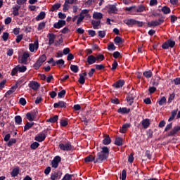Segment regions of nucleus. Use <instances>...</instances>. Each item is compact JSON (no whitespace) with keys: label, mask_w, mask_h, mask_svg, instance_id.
Here are the masks:
<instances>
[{"label":"nucleus","mask_w":180,"mask_h":180,"mask_svg":"<svg viewBox=\"0 0 180 180\" xmlns=\"http://www.w3.org/2000/svg\"><path fill=\"white\" fill-rule=\"evenodd\" d=\"M109 157V148L107 146H103L102 150L97 153V157H94L89 155L84 158V162L89 163L94 162V163H103L104 161H107Z\"/></svg>","instance_id":"1"},{"label":"nucleus","mask_w":180,"mask_h":180,"mask_svg":"<svg viewBox=\"0 0 180 180\" xmlns=\"http://www.w3.org/2000/svg\"><path fill=\"white\" fill-rule=\"evenodd\" d=\"M46 61V56L45 54L39 57L37 60H36V63L34 64V69L37 70L40 69V67H41L42 64Z\"/></svg>","instance_id":"2"},{"label":"nucleus","mask_w":180,"mask_h":180,"mask_svg":"<svg viewBox=\"0 0 180 180\" xmlns=\"http://www.w3.org/2000/svg\"><path fill=\"white\" fill-rule=\"evenodd\" d=\"M175 41L172 40V39H169L166 40L162 45H161V48L164 50H167L169 49H173L175 47Z\"/></svg>","instance_id":"3"},{"label":"nucleus","mask_w":180,"mask_h":180,"mask_svg":"<svg viewBox=\"0 0 180 180\" xmlns=\"http://www.w3.org/2000/svg\"><path fill=\"white\" fill-rule=\"evenodd\" d=\"M59 148L60 150H61V151L69 152L72 150V143L68 141L66 142V143H63L60 142Z\"/></svg>","instance_id":"4"},{"label":"nucleus","mask_w":180,"mask_h":180,"mask_svg":"<svg viewBox=\"0 0 180 180\" xmlns=\"http://www.w3.org/2000/svg\"><path fill=\"white\" fill-rule=\"evenodd\" d=\"M60 162H61V158L59 155L53 157V160L51 161V167L53 169H57L59 167Z\"/></svg>","instance_id":"5"},{"label":"nucleus","mask_w":180,"mask_h":180,"mask_svg":"<svg viewBox=\"0 0 180 180\" xmlns=\"http://www.w3.org/2000/svg\"><path fill=\"white\" fill-rule=\"evenodd\" d=\"M36 115H37V110H33L32 111L26 114V118L28 120V121L32 122L34 120V117H36Z\"/></svg>","instance_id":"6"},{"label":"nucleus","mask_w":180,"mask_h":180,"mask_svg":"<svg viewBox=\"0 0 180 180\" xmlns=\"http://www.w3.org/2000/svg\"><path fill=\"white\" fill-rule=\"evenodd\" d=\"M179 131H180V126H175L174 128H172V131L167 133V136H174L175 135L178 134Z\"/></svg>","instance_id":"7"},{"label":"nucleus","mask_w":180,"mask_h":180,"mask_svg":"<svg viewBox=\"0 0 180 180\" xmlns=\"http://www.w3.org/2000/svg\"><path fill=\"white\" fill-rule=\"evenodd\" d=\"M45 139H46V135L44 133H39L36 136H34V141L37 142H42L45 141Z\"/></svg>","instance_id":"8"},{"label":"nucleus","mask_w":180,"mask_h":180,"mask_svg":"<svg viewBox=\"0 0 180 180\" xmlns=\"http://www.w3.org/2000/svg\"><path fill=\"white\" fill-rule=\"evenodd\" d=\"M67 103L63 101H60L58 103H53V108L55 109H59V108H66Z\"/></svg>","instance_id":"9"},{"label":"nucleus","mask_w":180,"mask_h":180,"mask_svg":"<svg viewBox=\"0 0 180 180\" xmlns=\"http://www.w3.org/2000/svg\"><path fill=\"white\" fill-rule=\"evenodd\" d=\"M56 38V35H55L53 33H49L47 34V39H49V46H52L53 44H54V41L55 39Z\"/></svg>","instance_id":"10"},{"label":"nucleus","mask_w":180,"mask_h":180,"mask_svg":"<svg viewBox=\"0 0 180 180\" xmlns=\"http://www.w3.org/2000/svg\"><path fill=\"white\" fill-rule=\"evenodd\" d=\"M28 87L31 88V89L34 91H37L39 87H40V84L37 82L32 81L28 84Z\"/></svg>","instance_id":"11"},{"label":"nucleus","mask_w":180,"mask_h":180,"mask_svg":"<svg viewBox=\"0 0 180 180\" xmlns=\"http://www.w3.org/2000/svg\"><path fill=\"white\" fill-rule=\"evenodd\" d=\"M112 140L110 139V137H109V135L105 134L103 136V145L104 146H108L110 144Z\"/></svg>","instance_id":"12"},{"label":"nucleus","mask_w":180,"mask_h":180,"mask_svg":"<svg viewBox=\"0 0 180 180\" xmlns=\"http://www.w3.org/2000/svg\"><path fill=\"white\" fill-rule=\"evenodd\" d=\"M97 61H99V60H97L96 58H94V56L90 55L86 58V63H88V65H91L94 63H96Z\"/></svg>","instance_id":"13"},{"label":"nucleus","mask_w":180,"mask_h":180,"mask_svg":"<svg viewBox=\"0 0 180 180\" xmlns=\"http://www.w3.org/2000/svg\"><path fill=\"white\" fill-rule=\"evenodd\" d=\"M129 112H131V109L127 108H120L117 110V112L120 115H127L129 114Z\"/></svg>","instance_id":"14"},{"label":"nucleus","mask_w":180,"mask_h":180,"mask_svg":"<svg viewBox=\"0 0 180 180\" xmlns=\"http://www.w3.org/2000/svg\"><path fill=\"white\" fill-rule=\"evenodd\" d=\"M125 11H127V12H129L131 15H136L138 12H137V6H131V7H127L125 8Z\"/></svg>","instance_id":"15"},{"label":"nucleus","mask_w":180,"mask_h":180,"mask_svg":"<svg viewBox=\"0 0 180 180\" xmlns=\"http://www.w3.org/2000/svg\"><path fill=\"white\" fill-rule=\"evenodd\" d=\"M63 173L61 172H56L53 174H51V180H59L61 178Z\"/></svg>","instance_id":"16"},{"label":"nucleus","mask_w":180,"mask_h":180,"mask_svg":"<svg viewBox=\"0 0 180 180\" xmlns=\"http://www.w3.org/2000/svg\"><path fill=\"white\" fill-rule=\"evenodd\" d=\"M28 46L30 51L34 52V50H37V49H39V42L36 41L34 44H30Z\"/></svg>","instance_id":"17"},{"label":"nucleus","mask_w":180,"mask_h":180,"mask_svg":"<svg viewBox=\"0 0 180 180\" xmlns=\"http://www.w3.org/2000/svg\"><path fill=\"white\" fill-rule=\"evenodd\" d=\"M29 57H30L29 53H27V52L23 53L21 58V63L23 65H27V58H29Z\"/></svg>","instance_id":"18"},{"label":"nucleus","mask_w":180,"mask_h":180,"mask_svg":"<svg viewBox=\"0 0 180 180\" xmlns=\"http://www.w3.org/2000/svg\"><path fill=\"white\" fill-rule=\"evenodd\" d=\"M124 85V80L120 79L115 82V84L112 85V86L115 87V89H119L122 87Z\"/></svg>","instance_id":"19"},{"label":"nucleus","mask_w":180,"mask_h":180,"mask_svg":"<svg viewBox=\"0 0 180 180\" xmlns=\"http://www.w3.org/2000/svg\"><path fill=\"white\" fill-rule=\"evenodd\" d=\"M141 124L143 129H146L150 127V119H143L141 121Z\"/></svg>","instance_id":"20"},{"label":"nucleus","mask_w":180,"mask_h":180,"mask_svg":"<svg viewBox=\"0 0 180 180\" xmlns=\"http://www.w3.org/2000/svg\"><path fill=\"white\" fill-rule=\"evenodd\" d=\"M13 69L17 70L18 72L23 73L26 72V70H27V68H26V66H24V65L20 66V65H18L17 66L13 68Z\"/></svg>","instance_id":"21"},{"label":"nucleus","mask_w":180,"mask_h":180,"mask_svg":"<svg viewBox=\"0 0 180 180\" xmlns=\"http://www.w3.org/2000/svg\"><path fill=\"white\" fill-rule=\"evenodd\" d=\"M58 120H59V116L55 115L52 117H50V118L47 119L46 122L54 124V123H56V122H58Z\"/></svg>","instance_id":"22"},{"label":"nucleus","mask_w":180,"mask_h":180,"mask_svg":"<svg viewBox=\"0 0 180 180\" xmlns=\"http://www.w3.org/2000/svg\"><path fill=\"white\" fill-rule=\"evenodd\" d=\"M84 17L79 13V15H75L73 18H72V22H76L77 23H81V22H82V20H84Z\"/></svg>","instance_id":"23"},{"label":"nucleus","mask_w":180,"mask_h":180,"mask_svg":"<svg viewBox=\"0 0 180 180\" xmlns=\"http://www.w3.org/2000/svg\"><path fill=\"white\" fill-rule=\"evenodd\" d=\"M131 127L130 124H124L123 125H122L121 129H120V132H121L122 134H124L126 133V131H127V129Z\"/></svg>","instance_id":"24"},{"label":"nucleus","mask_w":180,"mask_h":180,"mask_svg":"<svg viewBox=\"0 0 180 180\" xmlns=\"http://www.w3.org/2000/svg\"><path fill=\"white\" fill-rule=\"evenodd\" d=\"M142 75L146 79H150L153 77V72L151 70H146L142 73Z\"/></svg>","instance_id":"25"},{"label":"nucleus","mask_w":180,"mask_h":180,"mask_svg":"<svg viewBox=\"0 0 180 180\" xmlns=\"http://www.w3.org/2000/svg\"><path fill=\"white\" fill-rule=\"evenodd\" d=\"M80 15L85 19V18H91L89 15V10L84 9L80 12Z\"/></svg>","instance_id":"26"},{"label":"nucleus","mask_w":180,"mask_h":180,"mask_svg":"<svg viewBox=\"0 0 180 180\" xmlns=\"http://www.w3.org/2000/svg\"><path fill=\"white\" fill-rule=\"evenodd\" d=\"M34 124V122H27L26 124L23 127V131H27L30 129L32 128Z\"/></svg>","instance_id":"27"},{"label":"nucleus","mask_w":180,"mask_h":180,"mask_svg":"<svg viewBox=\"0 0 180 180\" xmlns=\"http://www.w3.org/2000/svg\"><path fill=\"white\" fill-rule=\"evenodd\" d=\"M122 141H123V139L121 137L115 138V145L118 146V147H121L122 145H123V143H122Z\"/></svg>","instance_id":"28"},{"label":"nucleus","mask_w":180,"mask_h":180,"mask_svg":"<svg viewBox=\"0 0 180 180\" xmlns=\"http://www.w3.org/2000/svg\"><path fill=\"white\" fill-rule=\"evenodd\" d=\"M116 12H117V8H116V6L112 5L109 6L108 13H116Z\"/></svg>","instance_id":"29"},{"label":"nucleus","mask_w":180,"mask_h":180,"mask_svg":"<svg viewBox=\"0 0 180 180\" xmlns=\"http://www.w3.org/2000/svg\"><path fill=\"white\" fill-rule=\"evenodd\" d=\"M19 9H20V6H19L13 7V15H14V16H18L19 15Z\"/></svg>","instance_id":"30"},{"label":"nucleus","mask_w":180,"mask_h":180,"mask_svg":"<svg viewBox=\"0 0 180 180\" xmlns=\"http://www.w3.org/2000/svg\"><path fill=\"white\" fill-rule=\"evenodd\" d=\"M177 112H178V110H174L172 111V115L170 116V117H169L168 122H172L174 120V119H175Z\"/></svg>","instance_id":"31"},{"label":"nucleus","mask_w":180,"mask_h":180,"mask_svg":"<svg viewBox=\"0 0 180 180\" xmlns=\"http://www.w3.org/2000/svg\"><path fill=\"white\" fill-rule=\"evenodd\" d=\"M113 41L115 44H122L123 43V39L121 38V37L117 36L115 37V39H113Z\"/></svg>","instance_id":"32"},{"label":"nucleus","mask_w":180,"mask_h":180,"mask_svg":"<svg viewBox=\"0 0 180 180\" xmlns=\"http://www.w3.org/2000/svg\"><path fill=\"white\" fill-rule=\"evenodd\" d=\"M19 169L18 168H15L12 169V172H11V176L12 177H16L18 174H19Z\"/></svg>","instance_id":"33"},{"label":"nucleus","mask_w":180,"mask_h":180,"mask_svg":"<svg viewBox=\"0 0 180 180\" xmlns=\"http://www.w3.org/2000/svg\"><path fill=\"white\" fill-rule=\"evenodd\" d=\"M109 51H116V46L113 44V42H109L108 46L107 48Z\"/></svg>","instance_id":"34"},{"label":"nucleus","mask_w":180,"mask_h":180,"mask_svg":"<svg viewBox=\"0 0 180 180\" xmlns=\"http://www.w3.org/2000/svg\"><path fill=\"white\" fill-rule=\"evenodd\" d=\"M46 18V13L41 12L37 17L36 20H43V18Z\"/></svg>","instance_id":"35"},{"label":"nucleus","mask_w":180,"mask_h":180,"mask_svg":"<svg viewBox=\"0 0 180 180\" xmlns=\"http://www.w3.org/2000/svg\"><path fill=\"white\" fill-rule=\"evenodd\" d=\"M94 19H102L103 18V15L101 13L96 12L93 14Z\"/></svg>","instance_id":"36"},{"label":"nucleus","mask_w":180,"mask_h":180,"mask_svg":"<svg viewBox=\"0 0 180 180\" xmlns=\"http://www.w3.org/2000/svg\"><path fill=\"white\" fill-rule=\"evenodd\" d=\"M70 70L74 73H77L79 71V67L77 65H70Z\"/></svg>","instance_id":"37"},{"label":"nucleus","mask_w":180,"mask_h":180,"mask_svg":"<svg viewBox=\"0 0 180 180\" xmlns=\"http://www.w3.org/2000/svg\"><path fill=\"white\" fill-rule=\"evenodd\" d=\"M126 25H127L128 27H141L143 24H142V23H137V24H136V23H127Z\"/></svg>","instance_id":"38"},{"label":"nucleus","mask_w":180,"mask_h":180,"mask_svg":"<svg viewBox=\"0 0 180 180\" xmlns=\"http://www.w3.org/2000/svg\"><path fill=\"white\" fill-rule=\"evenodd\" d=\"M15 122L18 125H21L22 124V117L20 115H17L15 117Z\"/></svg>","instance_id":"39"},{"label":"nucleus","mask_w":180,"mask_h":180,"mask_svg":"<svg viewBox=\"0 0 180 180\" xmlns=\"http://www.w3.org/2000/svg\"><path fill=\"white\" fill-rule=\"evenodd\" d=\"M145 157H146L148 160H151L153 158V153L148 150H146L145 152Z\"/></svg>","instance_id":"40"},{"label":"nucleus","mask_w":180,"mask_h":180,"mask_svg":"<svg viewBox=\"0 0 180 180\" xmlns=\"http://www.w3.org/2000/svg\"><path fill=\"white\" fill-rule=\"evenodd\" d=\"M61 6V4H56L53 6H52L51 11V12H54V11H57L58 9H60V7Z\"/></svg>","instance_id":"41"},{"label":"nucleus","mask_w":180,"mask_h":180,"mask_svg":"<svg viewBox=\"0 0 180 180\" xmlns=\"http://www.w3.org/2000/svg\"><path fill=\"white\" fill-rule=\"evenodd\" d=\"M126 99L127 100L128 105H129V106L132 105L134 103V97L127 96Z\"/></svg>","instance_id":"42"},{"label":"nucleus","mask_w":180,"mask_h":180,"mask_svg":"<svg viewBox=\"0 0 180 180\" xmlns=\"http://www.w3.org/2000/svg\"><path fill=\"white\" fill-rule=\"evenodd\" d=\"M73 174H65L64 177L61 179V180H72Z\"/></svg>","instance_id":"43"},{"label":"nucleus","mask_w":180,"mask_h":180,"mask_svg":"<svg viewBox=\"0 0 180 180\" xmlns=\"http://www.w3.org/2000/svg\"><path fill=\"white\" fill-rule=\"evenodd\" d=\"M162 12H163V13H165V15H168V13L171 12V9L169 7L164 6L162 8Z\"/></svg>","instance_id":"44"},{"label":"nucleus","mask_w":180,"mask_h":180,"mask_svg":"<svg viewBox=\"0 0 180 180\" xmlns=\"http://www.w3.org/2000/svg\"><path fill=\"white\" fill-rule=\"evenodd\" d=\"M39 146L40 144L38 142H34L31 143L30 148L32 150H36Z\"/></svg>","instance_id":"45"},{"label":"nucleus","mask_w":180,"mask_h":180,"mask_svg":"<svg viewBox=\"0 0 180 180\" xmlns=\"http://www.w3.org/2000/svg\"><path fill=\"white\" fill-rule=\"evenodd\" d=\"M95 67H96V69L94 70H97L98 71H102L105 68L103 64L96 65Z\"/></svg>","instance_id":"46"},{"label":"nucleus","mask_w":180,"mask_h":180,"mask_svg":"<svg viewBox=\"0 0 180 180\" xmlns=\"http://www.w3.org/2000/svg\"><path fill=\"white\" fill-rule=\"evenodd\" d=\"M65 94H66L65 90H61V91H60L58 94H57L58 98H64L65 96Z\"/></svg>","instance_id":"47"},{"label":"nucleus","mask_w":180,"mask_h":180,"mask_svg":"<svg viewBox=\"0 0 180 180\" xmlns=\"http://www.w3.org/2000/svg\"><path fill=\"white\" fill-rule=\"evenodd\" d=\"M158 103H159L160 106H162L164 104H165L166 103L165 96H162V98H161V99H160V101H158Z\"/></svg>","instance_id":"48"},{"label":"nucleus","mask_w":180,"mask_h":180,"mask_svg":"<svg viewBox=\"0 0 180 180\" xmlns=\"http://www.w3.org/2000/svg\"><path fill=\"white\" fill-rule=\"evenodd\" d=\"M68 123L66 120H60V126L61 127H66V126H68Z\"/></svg>","instance_id":"49"},{"label":"nucleus","mask_w":180,"mask_h":180,"mask_svg":"<svg viewBox=\"0 0 180 180\" xmlns=\"http://www.w3.org/2000/svg\"><path fill=\"white\" fill-rule=\"evenodd\" d=\"M77 82H79V84L84 85L85 83V78L84 76H82V75H80V77H79V79L77 80Z\"/></svg>","instance_id":"50"},{"label":"nucleus","mask_w":180,"mask_h":180,"mask_svg":"<svg viewBox=\"0 0 180 180\" xmlns=\"http://www.w3.org/2000/svg\"><path fill=\"white\" fill-rule=\"evenodd\" d=\"M146 11V6L143 5H140L138 7H136V12H144Z\"/></svg>","instance_id":"51"},{"label":"nucleus","mask_w":180,"mask_h":180,"mask_svg":"<svg viewBox=\"0 0 180 180\" xmlns=\"http://www.w3.org/2000/svg\"><path fill=\"white\" fill-rule=\"evenodd\" d=\"M9 36H10V34H8V32H3V35H2L3 41H7V40H8Z\"/></svg>","instance_id":"52"},{"label":"nucleus","mask_w":180,"mask_h":180,"mask_svg":"<svg viewBox=\"0 0 180 180\" xmlns=\"http://www.w3.org/2000/svg\"><path fill=\"white\" fill-rule=\"evenodd\" d=\"M8 143H7L8 147L12 146L13 144L16 143V139H11L9 141H8Z\"/></svg>","instance_id":"53"},{"label":"nucleus","mask_w":180,"mask_h":180,"mask_svg":"<svg viewBox=\"0 0 180 180\" xmlns=\"http://www.w3.org/2000/svg\"><path fill=\"white\" fill-rule=\"evenodd\" d=\"M180 18H178L175 15H171V22L174 23L175 22H179Z\"/></svg>","instance_id":"54"},{"label":"nucleus","mask_w":180,"mask_h":180,"mask_svg":"<svg viewBox=\"0 0 180 180\" xmlns=\"http://www.w3.org/2000/svg\"><path fill=\"white\" fill-rule=\"evenodd\" d=\"M127 176V172L126 170L123 169L122 171V174H121V179L122 180H126V177Z\"/></svg>","instance_id":"55"},{"label":"nucleus","mask_w":180,"mask_h":180,"mask_svg":"<svg viewBox=\"0 0 180 180\" xmlns=\"http://www.w3.org/2000/svg\"><path fill=\"white\" fill-rule=\"evenodd\" d=\"M124 22V23H140V22H136L134 19H127Z\"/></svg>","instance_id":"56"},{"label":"nucleus","mask_w":180,"mask_h":180,"mask_svg":"<svg viewBox=\"0 0 180 180\" xmlns=\"http://www.w3.org/2000/svg\"><path fill=\"white\" fill-rule=\"evenodd\" d=\"M98 37L102 39L105 37V31H98Z\"/></svg>","instance_id":"57"},{"label":"nucleus","mask_w":180,"mask_h":180,"mask_svg":"<svg viewBox=\"0 0 180 180\" xmlns=\"http://www.w3.org/2000/svg\"><path fill=\"white\" fill-rule=\"evenodd\" d=\"M70 9V4H68L66 1H65V4L63 5V12H67Z\"/></svg>","instance_id":"58"},{"label":"nucleus","mask_w":180,"mask_h":180,"mask_svg":"<svg viewBox=\"0 0 180 180\" xmlns=\"http://www.w3.org/2000/svg\"><path fill=\"white\" fill-rule=\"evenodd\" d=\"M175 98V94H170L169 99L167 100V103H172V101Z\"/></svg>","instance_id":"59"},{"label":"nucleus","mask_w":180,"mask_h":180,"mask_svg":"<svg viewBox=\"0 0 180 180\" xmlns=\"http://www.w3.org/2000/svg\"><path fill=\"white\" fill-rule=\"evenodd\" d=\"M27 2V0H17L16 4H18L20 6H22V5H25Z\"/></svg>","instance_id":"60"},{"label":"nucleus","mask_w":180,"mask_h":180,"mask_svg":"<svg viewBox=\"0 0 180 180\" xmlns=\"http://www.w3.org/2000/svg\"><path fill=\"white\" fill-rule=\"evenodd\" d=\"M64 26H65V24H60V23L53 24V28H56V29H60Z\"/></svg>","instance_id":"61"},{"label":"nucleus","mask_w":180,"mask_h":180,"mask_svg":"<svg viewBox=\"0 0 180 180\" xmlns=\"http://www.w3.org/2000/svg\"><path fill=\"white\" fill-rule=\"evenodd\" d=\"M112 56H113V58L117 59L120 57H121V53L118 51H115V53H113Z\"/></svg>","instance_id":"62"},{"label":"nucleus","mask_w":180,"mask_h":180,"mask_svg":"<svg viewBox=\"0 0 180 180\" xmlns=\"http://www.w3.org/2000/svg\"><path fill=\"white\" fill-rule=\"evenodd\" d=\"M91 25H92L93 29H94V30L101 29V24H98V23H94V24H91Z\"/></svg>","instance_id":"63"},{"label":"nucleus","mask_w":180,"mask_h":180,"mask_svg":"<svg viewBox=\"0 0 180 180\" xmlns=\"http://www.w3.org/2000/svg\"><path fill=\"white\" fill-rule=\"evenodd\" d=\"M172 128V123H170V124L166 125V127H165L164 131L167 132V131L171 130Z\"/></svg>","instance_id":"64"}]
</instances>
